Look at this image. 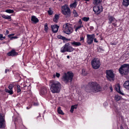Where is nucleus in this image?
Returning a JSON list of instances; mask_svg holds the SVG:
<instances>
[{
  "mask_svg": "<svg viewBox=\"0 0 129 129\" xmlns=\"http://www.w3.org/2000/svg\"><path fill=\"white\" fill-rule=\"evenodd\" d=\"M116 91L118 92L119 93H120L122 94V93L121 92L120 90V87L119 86H118V88H116Z\"/></svg>",
  "mask_w": 129,
  "mask_h": 129,
  "instance_id": "obj_31",
  "label": "nucleus"
},
{
  "mask_svg": "<svg viewBox=\"0 0 129 129\" xmlns=\"http://www.w3.org/2000/svg\"><path fill=\"white\" fill-rule=\"evenodd\" d=\"M10 71V70L9 69H6L5 70V73H7L8 72H9Z\"/></svg>",
  "mask_w": 129,
  "mask_h": 129,
  "instance_id": "obj_43",
  "label": "nucleus"
},
{
  "mask_svg": "<svg viewBox=\"0 0 129 129\" xmlns=\"http://www.w3.org/2000/svg\"><path fill=\"white\" fill-rule=\"evenodd\" d=\"M119 71L120 73L123 75H127L129 73V64H124L121 66Z\"/></svg>",
  "mask_w": 129,
  "mask_h": 129,
  "instance_id": "obj_4",
  "label": "nucleus"
},
{
  "mask_svg": "<svg viewBox=\"0 0 129 129\" xmlns=\"http://www.w3.org/2000/svg\"><path fill=\"white\" fill-rule=\"evenodd\" d=\"M120 129H123V127H121Z\"/></svg>",
  "mask_w": 129,
  "mask_h": 129,
  "instance_id": "obj_60",
  "label": "nucleus"
},
{
  "mask_svg": "<svg viewBox=\"0 0 129 129\" xmlns=\"http://www.w3.org/2000/svg\"><path fill=\"white\" fill-rule=\"evenodd\" d=\"M2 17L5 19H10L11 18V17L10 16L6 15H3L2 16Z\"/></svg>",
  "mask_w": 129,
  "mask_h": 129,
  "instance_id": "obj_25",
  "label": "nucleus"
},
{
  "mask_svg": "<svg viewBox=\"0 0 129 129\" xmlns=\"http://www.w3.org/2000/svg\"><path fill=\"white\" fill-rule=\"evenodd\" d=\"M74 76V74L71 72H68L63 75L62 80L67 83L72 82Z\"/></svg>",
  "mask_w": 129,
  "mask_h": 129,
  "instance_id": "obj_3",
  "label": "nucleus"
},
{
  "mask_svg": "<svg viewBox=\"0 0 129 129\" xmlns=\"http://www.w3.org/2000/svg\"><path fill=\"white\" fill-rule=\"evenodd\" d=\"M5 37H3L2 39V40H3L4 39H5Z\"/></svg>",
  "mask_w": 129,
  "mask_h": 129,
  "instance_id": "obj_56",
  "label": "nucleus"
},
{
  "mask_svg": "<svg viewBox=\"0 0 129 129\" xmlns=\"http://www.w3.org/2000/svg\"><path fill=\"white\" fill-rule=\"evenodd\" d=\"M73 106H74V107H73V108H74V109H76L77 108V105H73Z\"/></svg>",
  "mask_w": 129,
  "mask_h": 129,
  "instance_id": "obj_50",
  "label": "nucleus"
},
{
  "mask_svg": "<svg viewBox=\"0 0 129 129\" xmlns=\"http://www.w3.org/2000/svg\"><path fill=\"white\" fill-rule=\"evenodd\" d=\"M18 38L16 36H14V37H11L10 38V39L11 40H12L13 39H16Z\"/></svg>",
  "mask_w": 129,
  "mask_h": 129,
  "instance_id": "obj_40",
  "label": "nucleus"
},
{
  "mask_svg": "<svg viewBox=\"0 0 129 129\" xmlns=\"http://www.w3.org/2000/svg\"><path fill=\"white\" fill-rule=\"evenodd\" d=\"M87 44L90 45L92 43L94 38L95 37V35L94 34L91 35L87 34Z\"/></svg>",
  "mask_w": 129,
  "mask_h": 129,
  "instance_id": "obj_10",
  "label": "nucleus"
},
{
  "mask_svg": "<svg viewBox=\"0 0 129 129\" xmlns=\"http://www.w3.org/2000/svg\"><path fill=\"white\" fill-rule=\"evenodd\" d=\"M83 1H89L90 0H83Z\"/></svg>",
  "mask_w": 129,
  "mask_h": 129,
  "instance_id": "obj_58",
  "label": "nucleus"
},
{
  "mask_svg": "<svg viewBox=\"0 0 129 129\" xmlns=\"http://www.w3.org/2000/svg\"><path fill=\"white\" fill-rule=\"evenodd\" d=\"M85 3H86V4H87V2H85Z\"/></svg>",
  "mask_w": 129,
  "mask_h": 129,
  "instance_id": "obj_61",
  "label": "nucleus"
},
{
  "mask_svg": "<svg viewBox=\"0 0 129 129\" xmlns=\"http://www.w3.org/2000/svg\"><path fill=\"white\" fill-rule=\"evenodd\" d=\"M31 20L35 23H37L39 21L38 19L34 16H31Z\"/></svg>",
  "mask_w": 129,
  "mask_h": 129,
  "instance_id": "obj_17",
  "label": "nucleus"
},
{
  "mask_svg": "<svg viewBox=\"0 0 129 129\" xmlns=\"http://www.w3.org/2000/svg\"><path fill=\"white\" fill-rule=\"evenodd\" d=\"M5 90L6 92L9 93L10 94H12L13 93V90H9L7 89H5Z\"/></svg>",
  "mask_w": 129,
  "mask_h": 129,
  "instance_id": "obj_26",
  "label": "nucleus"
},
{
  "mask_svg": "<svg viewBox=\"0 0 129 129\" xmlns=\"http://www.w3.org/2000/svg\"><path fill=\"white\" fill-rule=\"evenodd\" d=\"M86 90L87 92H93L96 93L101 90V88L100 85L96 82H90L86 88Z\"/></svg>",
  "mask_w": 129,
  "mask_h": 129,
  "instance_id": "obj_1",
  "label": "nucleus"
},
{
  "mask_svg": "<svg viewBox=\"0 0 129 129\" xmlns=\"http://www.w3.org/2000/svg\"><path fill=\"white\" fill-rule=\"evenodd\" d=\"M114 100L116 101H118L119 100H120L121 98V96H119L118 95H116L114 97Z\"/></svg>",
  "mask_w": 129,
  "mask_h": 129,
  "instance_id": "obj_21",
  "label": "nucleus"
},
{
  "mask_svg": "<svg viewBox=\"0 0 129 129\" xmlns=\"http://www.w3.org/2000/svg\"><path fill=\"white\" fill-rule=\"evenodd\" d=\"M62 30L64 33L69 35L73 32V28L71 27V25L67 23L63 25Z\"/></svg>",
  "mask_w": 129,
  "mask_h": 129,
  "instance_id": "obj_5",
  "label": "nucleus"
},
{
  "mask_svg": "<svg viewBox=\"0 0 129 129\" xmlns=\"http://www.w3.org/2000/svg\"><path fill=\"white\" fill-rule=\"evenodd\" d=\"M112 24H113V25L114 26H116V24H115V23H112Z\"/></svg>",
  "mask_w": 129,
  "mask_h": 129,
  "instance_id": "obj_55",
  "label": "nucleus"
},
{
  "mask_svg": "<svg viewBox=\"0 0 129 129\" xmlns=\"http://www.w3.org/2000/svg\"><path fill=\"white\" fill-rule=\"evenodd\" d=\"M102 7L101 6H96L93 7V10L96 13L98 14L102 11Z\"/></svg>",
  "mask_w": 129,
  "mask_h": 129,
  "instance_id": "obj_11",
  "label": "nucleus"
},
{
  "mask_svg": "<svg viewBox=\"0 0 129 129\" xmlns=\"http://www.w3.org/2000/svg\"><path fill=\"white\" fill-rule=\"evenodd\" d=\"M68 40V41H69L70 40V39H67V40Z\"/></svg>",
  "mask_w": 129,
  "mask_h": 129,
  "instance_id": "obj_59",
  "label": "nucleus"
},
{
  "mask_svg": "<svg viewBox=\"0 0 129 129\" xmlns=\"http://www.w3.org/2000/svg\"><path fill=\"white\" fill-rule=\"evenodd\" d=\"M73 107H74V106H72L71 107V110H70V112L72 113H73L74 111V108H73Z\"/></svg>",
  "mask_w": 129,
  "mask_h": 129,
  "instance_id": "obj_38",
  "label": "nucleus"
},
{
  "mask_svg": "<svg viewBox=\"0 0 129 129\" xmlns=\"http://www.w3.org/2000/svg\"><path fill=\"white\" fill-rule=\"evenodd\" d=\"M47 92V89L45 87H42L40 91L41 94L42 95L45 94Z\"/></svg>",
  "mask_w": 129,
  "mask_h": 129,
  "instance_id": "obj_16",
  "label": "nucleus"
},
{
  "mask_svg": "<svg viewBox=\"0 0 129 129\" xmlns=\"http://www.w3.org/2000/svg\"><path fill=\"white\" fill-rule=\"evenodd\" d=\"M17 53L14 50H12L10 52L7 53V55L9 56H14L17 55Z\"/></svg>",
  "mask_w": 129,
  "mask_h": 129,
  "instance_id": "obj_14",
  "label": "nucleus"
},
{
  "mask_svg": "<svg viewBox=\"0 0 129 129\" xmlns=\"http://www.w3.org/2000/svg\"><path fill=\"white\" fill-rule=\"evenodd\" d=\"M5 12L9 13H13L14 12V11L12 10L8 9L6 10Z\"/></svg>",
  "mask_w": 129,
  "mask_h": 129,
  "instance_id": "obj_30",
  "label": "nucleus"
},
{
  "mask_svg": "<svg viewBox=\"0 0 129 129\" xmlns=\"http://www.w3.org/2000/svg\"><path fill=\"white\" fill-rule=\"evenodd\" d=\"M3 37V35L2 34H0V40H2Z\"/></svg>",
  "mask_w": 129,
  "mask_h": 129,
  "instance_id": "obj_45",
  "label": "nucleus"
},
{
  "mask_svg": "<svg viewBox=\"0 0 129 129\" xmlns=\"http://www.w3.org/2000/svg\"><path fill=\"white\" fill-rule=\"evenodd\" d=\"M17 92H20L21 91V90L20 88V86L19 85H17Z\"/></svg>",
  "mask_w": 129,
  "mask_h": 129,
  "instance_id": "obj_37",
  "label": "nucleus"
},
{
  "mask_svg": "<svg viewBox=\"0 0 129 129\" xmlns=\"http://www.w3.org/2000/svg\"><path fill=\"white\" fill-rule=\"evenodd\" d=\"M82 74L84 76H85L87 74L86 72H85V71L84 69H82Z\"/></svg>",
  "mask_w": 129,
  "mask_h": 129,
  "instance_id": "obj_35",
  "label": "nucleus"
},
{
  "mask_svg": "<svg viewBox=\"0 0 129 129\" xmlns=\"http://www.w3.org/2000/svg\"><path fill=\"white\" fill-rule=\"evenodd\" d=\"M50 90L53 93H58L61 88V84L57 81L51 80L50 82Z\"/></svg>",
  "mask_w": 129,
  "mask_h": 129,
  "instance_id": "obj_2",
  "label": "nucleus"
},
{
  "mask_svg": "<svg viewBox=\"0 0 129 129\" xmlns=\"http://www.w3.org/2000/svg\"><path fill=\"white\" fill-rule=\"evenodd\" d=\"M44 30L46 32L48 30V25L47 23H46L44 25Z\"/></svg>",
  "mask_w": 129,
  "mask_h": 129,
  "instance_id": "obj_28",
  "label": "nucleus"
},
{
  "mask_svg": "<svg viewBox=\"0 0 129 129\" xmlns=\"http://www.w3.org/2000/svg\"><path fill=\"white\" fill-rule=\"evenodd\" d=\"M80 38V41H82V40H83V41H84V38L83 37H81Z\"/></svg>",
  "mask_w": 129,
  "mask_h": 129,
  "instance_id": "obj_46",
  "label": "nucleus"
},
{
  "mask_svg": "<svg viewBox=\"0 0 129 129\" xmlns=\"http://www.w3.org/2000/svg\"><path fill=\"white\" fill-rule=\"evenodd\" d=\"M77 5V2L75 1L74 3L70 5V7H73L74 8H75L76 7Z\"/></svg>",
  "mask_w": 129,
  "mask_h": 129,
  "instance_id": "obj_27",
  "label": "nucleus"
},
{
  "mask_svg": "<svg viewBox=\"0 0 129 129\" xmlns=\"http://www.w3.org/2000/svg\"><path fill=\"white\" fill-rule=\"evenodd\" d=\"M78 22L80 24H82V21H81V19H79V20L78 21Z\"/></svg>",
  "mask_w": 129,
  "mask_h": 129,
  "instance_id": "obj_47",
  "label": "nucleus"
},
{
  "mask_svg": "<svg viewBox=\"0 0 129 129\" xmlns=\"http://www.w3.org/2000/svg\"><path fill=\"white\" fill-rule=\"evenodd\" d=\"M34 106H37L38 105V104L37 103H34Z\"/></svg>",
  "mask_w": 129,
  "mask_h": 129,
  "instance_id": "obj_48",
  "label": "nucleus"
},
{
  "mask_svg": "<svg viewBox=\"0 0 129 129\" xmlns=\"http://www.w3.org/2000/svg\"><path fill=\"white\" fill-rule=\"evenodd\" d=\"M102 0H93V4L94 5H98L99 3H101Z\"/></svg>",
  "mask_w": 129,
  "mask_h": 129,
  "instance_id": "obj_23",
  "label": "nucleus"
},
{
  "mask_svg": "<svg viewBox=\"0 0 129 129\" xmlns=\"http://www.w3.org/2000/svg\"><path fill=\"white\" fill-rule=\"evenodd\" d=\"M111 44L112 45H116V44L115 43H111Z\"/></svg>",
  "mask_w": 129,
  "mask_h": 129,
  "instance_id": "obj_54",
  "label": "nucleus"
},
{
  "mask_svg": "<svg viewBox=\"0 0 129 129\" xmlns=\"http://www.w3.org/2000/svg\"><path fill=\"white\" fill-rule=\"evenodd\" d=\"M91 64L93 68L95 69L99 68L101 65L99 60L96 58L91 61Z\"/></svg>",
  "mask_w": 129,
  "mask_h": 129,
  "instance_id": "obj_8",
  "label": "nucleus"
},
{
  "mask_svg": "<svg viewBox=\"0 0 129 129\" xmlns=\"http://www.w3.org/2000/svg\"><path fill=\"white\" fill-rule=\"evenodd\" d=\"M5 121L4 118L1 115H0V128H3L5 127Z\"/></svg>",
  "mask_w": 129,
  "mask_h": 129,
  "instance_id": "obj_12",
  "label": "nucleus"
},
{
  "mask_svg": "<svg viewBox=\"0 0 129 129\" xmlns=\"http://www.w3.org/2000/svg\"><path fill=\"white\" fill-rule=\"evenodd\" d=\"M71 44L75 46H79L81 45L80 42H76L75 41H74L73 42H71Z\"/></svg>",
  "mask_w": 129,
  "mask_h": 129,
  "instance_id": "obj_20",
  "label": "nucleus"
},
{
  "mask_svg": "<svg viewBox=\"0 0 129 129\" xmlns=\"http://www.w3.org/2000/svg\"><path fill=\"white\" fill-rule=\"evenodd\" d=\"M73 13L74 14V16L75 17H77L78 16V13L75 10H74L73 11Z\"/></svg>",
  "mask_w": 129,
  "mask_h": 129,
  "instance_id": "obj_32",
  "label": "nucleus"
},
{
  "mask_svg": "<svg viewBox=\"0 0 129 129\" xmlns=\"http://www.w3.org/2000/svg\"><path fill=\"white\" fill-rule=\"evenodd\" d=\"M110 89L111 90V91H112L113 90L112 88L111 87H110Z\"/></svg>",
  "mask_w": 129,
  "mask_h": 129,
  "instance_id": "obj_52",
  "label": "nucleus"
},
{
  "mask_svg": "<svg viewBox=\"0 0 129 129\" xmlns=\"http://www.w3.org/2000/svg\"><path fill=\"white\" fill-rule=\"evenodd\" d=\"M57 112L58 113L60 114L63 115L64 114L62 111L61 110V107H59L57 109Z\"/></svg>",
  "mask_w": 129,
  "mask_h": 129,
  "instance_id": "obj_24",
  "label": "nucleus"
},
{
  "mask_svg": "<svg viewBox=\"0 0 129 129\" xmlns=\"http://www.w3.org/2000/svg\"><path fill=\"white\" fill-rule=\"evenodd\" d=\"M61 10L63 14L66 15V17L70 16V9L67 5H66L61 7Z\"/></svg>",
  "mask_w": 129,
  "mask_h": 129,
  "instance_id": "obj_7",
  "label": "nucleus"
},
{
  "mask_svg": "<svg viewBox=\"0 0 129 129\" xmlns=\"http://www.w3.org/2000/svg\"><path fill=\"white\" fill-rule=\"evenodd\" d=\"M106 77L108 79L111 81L114 80L115 75L112 71L110 70H107L106 71Z\"/></svg>",
  "mask_w": 129,
  "mask_h": 129,
  "instance_id": "obj_9",
  "label": "nucleus"
},
{
  "mask_svg": "<svg viewBox=\"0 0 129 129\" xmlns=\"http://www.w3.org/2000/svg\"><path fill=\"white\" fill-rule=\"evenodd\" d=\"M60 76V74L59 73H56V76L58 78Z\"/></svg>",
  "mask_w": 129,
  "mask_h": 129,
  "instance_id": "obj_44",
  "label": "nucleus"
},
{
  "mask_svg": "<svg viewBox=\"0 0 129 129\" xmlns=\"http://www.w3.org/2000/svg\"><path fill=\"white\" fill-rule=\"evenodd\" d=\"M90 29L91 30H93L94 29V28L93 26H91L90 27Z\"/></svg>",
  "mask_w": 129,
  "mask_h": 129,
  "instance_id": "obj_51",
  "label": "nucleus"
},
{
  "mask_svg": "<svg viewBox=\"0 0 129 129\" xmlns=\"http://www.w3.org/2000/svg\"><path fill=\"white\" fill-rule=\"evenodd\" d=\"M48 13L49 15H51L53 14V12L51 10V9L49 8V10L48 11Z\"/></svg>",
  "mask_w": 129,
  "mask_h": 129,
  "instance_id": "obj_36",
  "label": "nucleus"
},
{
  "mask_svg": "<svg viewBox=\"0 0 129 129\" xmlns=\"http://www.w3.org/2000/svg\"><path fill=\"white\" fill-rule=\"evenodd\" d=\"M59 17V15L56 14L55 15V18L53 19V21L55 22H57Z\"/></svg>",
  "mask_w": 129,
  "mask_h": 129,
  "instance_id": "obj_22",
  "label": "nucleus"
},
{
  "mask_svg": "<svg viewBox=\"0 0 129 129\" xmlns=\"http://www.w3.org/2000/svg\"><path fill=\"white\" fill-rule=\"evenodd\" d=\"M13 87L14 85L12 84H11L9 86L8 88L11 90H12L13 88Z\"/></svg>",
  "mask_w": 129,
  "mask_h": 129,
  "instance_id": "obj_29",
  "label": "nucleus"
},
{
  "mask_svg": "<svg viewBox=\"0 0 129 129\" xmlns=\"http://www.w3.org/2000/svg\"><path fill=\"white\" fill-rule=\"evenodd\" d=\"M70 44L69 43H66L64 46H63L61 49L60 51L62 53H64L66 51L71 52L73 51L75 49L73 47L69 46Z\"/></svg>",
  "mask_w": 129,
  "mask_h": 129,
  "instance_id": "obj_6",
  "label": "nucleus"
},
{
  "mask_svg": "<svg viewBox=\"0 0 129 129\" xmlns=\"http://www.w3.org/2000/svg\"><path fill=\"white\" fill-rule=\"evenodd\" d=\"M58 38L59 39H61L63 40H67V38L61 36H58Z\"/></svg>",
  "mask_w": 129,
  "mask_h": 129,
  "instance_id": "obj_33",
  "label": "nucleus"
},
{
  "mask_svg": "<svg viewBox=\"0 0 129 129\" xmlns=\"http://www.w3.org/2000/svg\"><path fill=\"white\" fill-rule=\"evenodd\" d=\"M122 4L125 7L129 5V0H123Z\"/></svg>",
  "mask_w": 129,
  "mask_h": 129,
  "instance_id": "obj_19",
  "label": "nucleus"
},
{
  "mask_svg": "<svg viewBox=\"0 0 129 129\" xmlns=\"http://www.w3.org/2000/svg\"><path fill=\"white\" fill-rule=\"evenodd\" d=\"M67 57L68 58H70V56L69 55L67 56Z\"/></svg>",
  "mask_w": 129,
  "mask_h": 129,
  "instance_id": "obj_57",
  "label": "nucleus"
},
{
  "mask_svg": "<svg viewBox=\"0 0 129 129\" xmlns=\"http://www.w3.org/2000/svg\"><path fill=\"white\" fill-rule=\"evenodd\" d=\"M123 86L126 89L129 90V81H126L123 84Z\"/></svg>",
  "mask_w": 129,
  "mask_h": 129,
  "instance_id": "obj_18",
  "label": "nucleus"
},
{
  "mask_svg": "<svg viewBox=\"0 0 129 129\" xmlns=\"http://www.w3.org/2000/svg\"><path fill=\"white\" fill-rule=\"evenodd\" d=\"M14 35V34H12L9 35H8V37L9 38H10L12 36H13Z\"/></svg>",
  "mask_w": 129,
  "mask_h": 129,
  "instance_id": "obj_42",
  "label": "nucleus"
},
{
  "mask_svg": "<svg viewBox=\"0 0 129 129\" xmlns=\"http://www.w3.org/2000/svg\"><path fill=\"white\" fill-rule=\"evenodd\" d=\"M108 19L109 20V24H111L112 22H114L116 21L114 17L109 15L108 16Z\"/></svg>",
  "mask_w": 129,
  "mask_h": 129,
  "instance_id": "obj_15",
  "label": "nucleus"
},
{
  "mask_svg": "<svg viewBox=\"0 0 129 129\" xmlns=\"http://www.w3.org/2000/svg\"><path fill=\"white\" fill-rule=\"evenodd\" d=\"M25 86H24V87H25Z\"/></svg>",
  "mask_w": 129,
  "mask_h": 129,
  "instance_id": "obj_62",
  "label": "nucleus"
},
{
  "mask_svg": "<svg viewBox=\"0 0 129 129\" xmlns=\"http://www.w3.org/2000/svg\"><path fill=\"white\" fill-rule=\"evenodd\" d=\"M6 33L7 34H8L9 33V31L8 30H6Z\"/></svg>",
  "mask_w": 129,
  "mask_h": 129,
  "instance_id": "obj_53",
  "label": "nucleus"
},
{
  "mask_svg": "<svg viewBox=\"0 0 129 129\" xmlns=\"http://www.w3.org/2000/svg\"><path fill=\"white\" fill-rule=\"evenodd\" d=\"M98 51L99 52L101 51L102 50V51H104L103 49L102 48H101L100 47H99L98 48Z\"/></svg>",
  "mask_w": 129,
  "mask_h": 129,
  "instance_id": "obj_41",
  "label": "nucleus"
},
{
  "mask_svg": "<svg viewBox=\"0 0 129 129\" xmlns=\"http://www.w3.org/2000/svg\"><path fill=\"white\" fill-rule=\"evenodd\" d=\"M82 26L81 25H80L78 26L75 29V31H77V30L79 29L80 28H81V27Z\"/></svg>",
  "mask_w": 129,
  "mask_h": 129,
  "instance_id": "obj_39",
  "label": "nucleus"
},
{
  "mask_svg": "<svg viewBox=\"0 0 129 129\" xmlns=\"http://www.w3.org/2000/svg\"><path fill=\"white\" fill-rule=\"evenodd\" d=\"M94 41L95 42H96V43L98 42V41L96 40V38H94Z\"/></svg>",
  "mask_w": 129,
  "mask_h": 129,
  "instance_id": "obj_49",
  "label": "nucleus"
},
{
  "mask_svg": "<svg viewBox=\"0 0 129 129\" xmlns=\"http://www.w3.org/2000/svg\"><path fill=\"white\" fill-rule=\"evenodd\" d=\"M51 29L53 32L54 33H56L58 30L59 26L57 25H54L51 26Z\"/></svg>",
  "mask_w": 129,
  "mask_h": 129,
  "instance_id": "obj_13",
  "label": "nucleus"
},
{
  "mask_svg": "<svg viewBox=\"0 0 129 129\" xmlns=\"http://www.w3.org/2000/svg\"><path fill=\"white\" fill-rule=\"evenodd\" d=\"M89 19V17H84L82 18V19L85 21H88Z\"/></svg>",
  "mask_w": 129,
  "mask_h": 129,
  "instance_id": "obj_34",
  "label": "nucleus"
}]
</instances>
